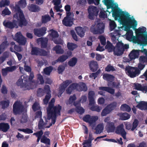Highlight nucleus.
I'll use <instances>...</instances> for the list:
<instances>
[{
    "label": "nucleus",
    "mask_w": 147,
    "mask_h": 147,
    "mask_svg": "<svg viewBox=\"0 0 147 147\" xmlns=\"http://www.w3.org/2000/svg\"><path fill=\"white\" fill-rule=\"evenodd\" d=\"M50 36L53 38H55L58 37L59 36V35L56 31L52 30L50 34Z\"/></svg>",
    "instance_id": "052dcab7"
},
{
    "label": "nucleus",
    "mask_w": 147,
    "mask_h": 147,
    "mask_svg": "<svg viewBox=\"0 0 147 147\" xmlns=\"http://www.w3.org/2000/svg\"><path fill=\"white\" fill-rule=\"evenodd\" d=\"M67 47L68 49L71 51H73L74 49L76 48L78 46L75 43L68 42L67 45Z\"/></svg>",
    "instance_id": "4c0bfd02"
},
{
    "label": "nucleus",
    "mask_w": 147,
    "mask_h": 147,
    "mask_svg": "<svg viewBox=\"0 0 147 147\" xmlns=\"http://www.w3.org/2000/svg\"><path fill=\"white\" fill-rule=\"evenodd\" d=\"M55 101V99L54 98H52L51 99L47 109V111H54V110L55 109L56 110V111L59 110V111H61L62 107L59 105H58L57 106H54V103Z\"/></svg>",
    "instance_id": "2eb2a0df"
},
{
    "label": "nucleus",
    "mask_w": 147,
    "mask_h": 147,
    "mask_svg": "<svg viewBox=\"0 0 147 147\" xmlns=\"http://www.w3.org/2000/svg\"><path fill=\"white\" fill-rule=\"evenodd\" d=\"M51 18L50 16L47 14L42 16L41 21L42 23L45 24L51 20Z\"/></svg>",
    "instance_id": "58836bf2"
},
{
    "label": "nucleus",
    "mask_w": 147,
    "mask_h": 147,
    "mask_svg": "<svg viewBox=\"0 0 147 147\" xmlns=\"http://www.w3.org/2000/svg\"><path fill=\"white\" fill-rule=\"evenodd\" d=\"M28 8L30 11L32 12H38L40 10L39 6L34 4H31Z\"/></svg>",
    "instance_id": "2f4dec72"
},
{
    "label": "nucleus",
    "mask_w": 147,
    "mask_h": 147,
    "mask_svg": "<svg viewBox=\"0 0 147 147\" xmlns=\"http://www.w3.org/2000/svg\"><path fill=\"white\" fill-rule=\"evenodd\" d=\"M10 128V126L8 123H0V131L3 132H6Z\"/></svg>",
    "instance_id": "393cba45"
},
{
    "label": "nucleus",
    "mask_w": 147,
    "mask_h": 147,
    "mask_svg": "<svg viewBox=\"0 0 147 147\" xmlns=\"http://www.w3.org/2000/svg\"><path fill=\"white\" fill-rule=\"evenodd\" d=\"M71 82V80H67L63 82L60 85L59 90V93L60 94V96L65 91L66 87Z\"/></svg>",
    "instance_id": "a211bd4d"
},
{
    "label": "nucleus",
    "mask_w": 147,
    "mask_h": 147,
    "mask_svg": "<svg viewBox=\"0 0 147 147\" xmlns=\"http://www.w3.org/2000/svg\"><path fill=\"white\" fill-rule=\"evenodd\" d=\"M108 132H113L115 128L114 123L112 122H108L106 125Z\"/></svg>",
    "instance_id": "bb28decb"
},
{
    "label": "nucleus",
    "mask_w": 147,
    "mask_h": 147,
    "mask_svg": "<svg viewBox=\"0 0 147 147\" xmlns=\"http://www.w3.org/2000/svg\"><path fill=\"white\" fill-rule=\"evenodd\" d=\"M45 118L46 120L45 122H44L43 119L41 118L39 121L38 124V128L39 129H44L45 128V126L47 124V121L46 118L45 117H44V118Z\"/></svg>",
    "instance_id": "c756f323"
},
{
    "label": "nucleus",
    "mask_w": 147,
    "mask_h": 147,
    "mask_svg": "<svg viewBox=\"0 0 147 147\" xmlns=\"http://www.w3.org/2000/svg\"><path fill=\"white\" fill-rule=\"evenodd\" d=\"M98 39L100 40V41L102 45L105 46L106 44V39L105 37L103 36H99Z\"/></svg>",
    "instance_id": "5fc2aeb1"
},
{
    "label": "nucleus",
    "mask_w": 147,
    "mask_h": 147,
    "mask_svg": "<svg viewBox=\"0 0 147 147\" xmlns=\"http://www.w3.org/2000/svg\"><path fill=\"white\" fill-rule=\"evenodd\" d=\"M88 11L89 18L91 20H93L95 16H97L98 15L99 10L97 9L96 7L90 6L88 9Z\"/></svg>",
    "instance_id": "f8f14e48"
},
{
    "label": "nucleus",
    "mask_w": 147,
    "mask_h": 147,
    "mask_svg": "<svg viewBox=\"0 0 147 147\" xmlns=\"http://www.w3.org/2000/svg\"><path fill=\"white\" fill-rule=\"evenodd\" d=\"M44 90L41 88H39L38 89L37 95V96L41 97L44 95Z\"/></svg>",
    "instance_id": "0e129e2a"
},
{
    "label": "nucleus",
    "mask_w": 147,
    "mask_h": 147,
    "mask_svg": "<svg viewBox=\"0 0 147 147\" xmlns=\"http://www.w3.org/2000/svg\"><path fill=\"white\" fill-rule=\"evenodd\" d=\"M146 30L143 28H139L136 31V36L142 40L143 44L147 45V35L144 34Z\"/></svg>",
    "instance_id": "1a4fd4ad"
},
{
    "label": "nucleus",
    "mask_w": 147,
    "mask_h": 147,
    "mask_svg": "<svg viewBox=\"0 0 147 147\" xmlns=\"http://www.w3.org/2000/svg\"><path fill=\"white\" fill-rule=\"evenodd\" d=\"M47 94L45 98L43 99V102L46 105L48 103L49 100L51 97V94L50 93H47Z\"/></svg>",
    "instance_id": "3c124183"
},
{
    "label": "nucleus",
    "mask_w": 147,
    "mask_h": 147,
    "mask_svg": "<svg viewBox=\"0 0 147 147\" xmlns=\"http://www.w3.org/2000/svg\"><path fill=\"white\" fill-rule=\"evenodd\" d=\"M112 15L115 20L119 18V21L121 24L127 27L128 35L131 36L133 34V31L130 29L132 28L135 29L137 25V22L133 16L130 17L128 13H125L120 9L114 10L113 12Z\"/></svg>",
    "instance_id": "f257e3e1"
},
{
    "label": "nucleus",
    "mask_w": 147,
    "mask_h": 147,
    "mask_svg": "<svg viewBox=\"0 0 147 147\" xmlns=\"http://www.w3.org/2000/svg\"><path fill=\"white\" fill-rule=\"evenodd\" d=\"M139 121L138 119H134L132 125L131 123L127 124L126 125V128L128 130L131 129L132 131H134L138 126Z\"/></svg>",
    "instance_id": "aec40b11"
},
{
    "label": "nucleus",
    "mask_w": 147,
    "mask_h": 147,
    "mask_svg": "<svg viewBox=\"0 0 147 147\" xmlns=\"http://www.w3.org/2000/svg\"><path fill=\"white\" fill-rule=\"evenodd\" d=\"M8 57V55L6 54H5V53L3 54V56L0 57V63H2L5 60L6 58Z\"/></svg>",
    "instance_id": "774afa93"
},
{
    "label": "nucleus",
    "mask_w": 147,
    "mask_h": 147,
    "mask_svg": "<svg viewBox=\"0 0 147 147\" xmlns=\"http://www.w3.org/2000/svg\"><path fill=\"white\" fill-rule=\"evenodd\" d=\"M99 90L105 91L112 94L115 93V90L109 87L101 86L99 87Z\"/></svg>",
    "instance_id": "c85d7f7f"
},
{
    "label": "nucleus",
    "mask_w": 147,
    "mask_h": 147,
    "mask_svg": "<svg viewBox=\"0 0 147 147\" xmlns=\"http://www.w3.org/2000/svg\"><path fill=\"white\" fill-rule=\"evenodd\" d=\"M77 34L80 37L82 38L85 35L86 30L85 29L81 26L76 27L75 28Z\"/></svg>",
    "instance_id": "4be33fe9"
},
{
    "label": "nucleus",
    "mask_w": 147,
    "mask_h": 147,
    "mask_svg": "<svg viewBox=\"0 0 147 147\" xmlns=\"http://www.w3.org/2000/svg\"><path fill=\"white\" fill-rule=\"evenodd\" d=\"M15 9L18 12L14 15V18L17 19L19 22L18 25L22 27L23 26H26L28 22L24 17L23 11L21 10L18 5H15Z\"/></svg>",
    "instance_id": "20e7f679"
},
{
    "label": "nucleus",
    "mask_w": 147,
    "mask_h": 147,
    "mask_svg": "<svg viewBox=\"0 0 147 147\" xmlns=\"http://www.w3.org/2000/svg\"><path fill=\"white\" fill-rule=\"evenodd\" d=\"M110 30L112 31L114 30L116 27V25L114 21H112L109 24Z\"/></svg>",
    "instance_id": "680f3d73"
},
{
    "label": "nucleus",
    "mask_w": 147,
    "mask_h": 147,
    "mask_svg": "<svg viewBox=\"0 0 147 147\" xmlns=\"http://www.w3.org/2000/svg\"><path fill=\"white\" fill-rule=\"evenodd\" d=\"M120 119L122 120H125L129 119L130 117V115L127 113H121L118 114Z\"/></svg>",
    "instance_id": "7c9ffc66"
},
{
    "label": "nucleus",
    "mask_w": 147,
    "mask_h": 147,
    "mask_svg": "<svg viewBox=\"0 0 147 147\" xmlns=\"http://www.w3.org/2000/svg\"><path fill=\"white\" fill-rule=\"evenodd\" d=\"M41 47L42 48H45L47 47L48 40L47 38H44L41 39Z\"/></svg>",
    "instance_id": "ea45409f"
},
{
    "label": "nucleus",
    "mask_w": 147,
    "mask_h": 147,
    "mask_svg": "<svg viewBox=\"0 0 147 147\" xmlns=\"http://www.w3.org/2000/svg\"><path fill=\"white\" fill-rule=\"evenodd\" d=\"M40 105L38 102H35L32 106V109L34 111H36L37 110L40 109Z\"/></svg>",
    "instance_id": "603ef678"
},
{
    "label": "nucleus",
    "mask_w": 147,
    "mask_h": 147,
    "mask_svg": "<svg viewBox=\"0 0 147 147\" xmlns=\"http://www.w3.org/2000/svg\"><path fill=\"white\" fill-rule=\"evenodd\" d=\"M48 55L47 52L44 49H40L39 55L43 56H46Z\"/></svg>",
    "instance_id": "338daca9"
},
{
    "label": "nucleus",
    "mask_w": 147,
    "mask_h": 147,
    "mask_svg": "<svg viewBox=\"0 0 147 147\" xmlns=\"http://www.w3.org/2000/svg\"><path fill=\"white\" fill-rule=\"evenodd\" d=\"M77 61V59L75 57L71 59L68 62V64L69 66L73 67L76 64Z\"/></svg>",
    "instance_id": "a19ab883"
},
{
    "label": "nucleus",
    "mask_w": 147,
    "mask_h": 147,
    "mask_svg": "<svg viewBox=\"0 0 147 147\" xmlns=\"http://www.w3.org/2000/svg\"><path fill=\"white\" fill-rule=\"evenodd\" d=\"M136 107L142 110H147V102L143 101H140Z\"/></svg>",
    "instance_id": "b1692460"
},
{
    "label": "nucleus",
    "mask_w": 147,
    "mask_h": 147,
    "mask_svg": "<svg viewBox=\"0 0 147 147\" xmlns=\"http://www.w3.org/2000/svg\"><path fill=\"white\" fill-rule=\"evenodd\" d=\"M16 69V67L15 66L11 67H7L6 68L3 69L1 71L2 75L3 76H5L7 75L8 72H12Z\"/></svg>",
    "instance_id": "5701e85b"
},
{
    "label": "nucleus",
    "mask_w": 147,
    "mask_h": 147,
    "mask_svg": "<svg viewBox=\"0 0 147 147\" xmlns=\"http://www.w3.org/2000/svg\"><path fill=\"white\" fill-rule=\"evenodd\" d=\"M87 90V88L85 83L82 82L78 86V90L80 91H86Z\"/></svg>",
    "instance_id": "72a5a7b5"
},
{
    "label": "nucleus",
    "mask_w": 147,
    "mask_h": 147,
    "mask_svg": "<svg viewBox=\"0 0 147 147\" xmlns=\"http://www.w3.org/2000/svg\"><path fill=\"white\" fill-rule=\"evenodd\" d=\"M141 52V50H135L134 49L132 50L129 53V57L131 60H132L136 58H138L140 52Z\"/></svg>",
    "instance_id": "412c9836"
},
{
    "label": "nucleus",
    "mask_w": 147,
    "mask_h": 147,
    "mask_svg": "<svg viewBox=\"0 0 147 147\" xmlns=\"http://www.w3.org/2000/svg\"><path fill=\"white\" fill-rule=\"evenodd\" d=\"M94 138L92 137V135L91 133H90L89 134L88 139L87 140H85V141L82 144L83 145L86 144H91L92 142V141L94 140Z\"/></svg>",
    "instance_id": "49530a36"
},
{
    "label": "nucleus",
    "mask_w": 147,
    "mask_h": 147,
    "mask_svg": "<svg viewBox=\"0 0 147 147\" xmlns=\"http://www.w3.org/2000/svg\"><path fill=\"white\" fill-rule=\"evenodd\" d=\"M98 65L97 62L94 61H91L89 64L90 70L93 72L96 71L98 68Z\"/></svg>",
    "instance_id": "cd10ccee"
},
{
    "label": "nucleus",
    "mask_w": 147,
    "mask_h": 147,
    "mask_svg": "<svg viewBox=\"0 0 147 147\" xmlns=\"http://www.w3.org/2000/svg\"><path fill=\"white\" fill-rule=\"evenodd\" d=\"M121 110L124 111L129 112L131 110V108L129 106L125 104L122 105L121 107Z\"/></svg>",
    "instance_id": "c03bdc74"
},
{
    "label": "nucleus",
    "mask_w": 147,
    "mask_h": 147,
    "mask_svg": "<svg viewBox=\"0 0 147 147\" xmlns=\"http://www.w3.org/2000/svg\"><path fill=\"white\" fill-rule=\"evenodd\" d=\"M103 126L102 124H99L97 125L95 128L96 133V134H100L102 132Z\"/></svg>",
    "instance_id": "e433bc0d"
},
{
    "label": "nucleus",
    "mask_w": 147,
    "mask_h": 147,
    "mask_svg": "<svg viewBox=\"0 0 147 147\" xmlns=\"http://www.w3.org/2000/svg\"><path fill=\"white\" fill-rule=\"evenodd\" d=\"M24 69L27 72H30V74L28 76L27 75L23 76V78L24 80L27 82L32 81L34 77V73L31 71L32 69L29 66L25 65H24Z\"/></svg>",
    "instance_id": "ddd939ff"
},
{
    "label": "nucleus",
    "mask_w": 147,
    "mask_h": 147,
    "mask_svg": "<svg viewBox=\"0 0 147 147\" xmlns=\"http://www.w3.org/2000/svg\"><path fill=\"white\" fill-rule=\"evenodd\" d=\"M129 47L128 44L124 45L121 41L117 42L114 47L109 41L107 40L105 48L109 52L113 51L115 55L120 56L122 55L125 50L128 49Z\"/></svg>",
    "instance_id": "f03ea898"
},
{
    "label": "nucleus",
    "mask_w": 147,
    "mask_h": 147,
    "mask_svg": "<svg viewBox=\"0 0 147 147\" xmlns=\"http://www.w3.org/2000/svg\"><path fill=\"white\" fill-rule=\"evenodd\" d=\"M47 119L49 120L51 119V122L49 125L46 127V128H49L53 124H55L57 115H61V111H59V110L56 111V110L55 109L54 110V111H47Z\"/></svg>",
    "instance_id": "0eeeda50"
},
{
    "label": "nucleus",
    "mask_w": 147,
    "mask_h": 147,
    "mask_svg": "<svg viewBox=\"0 0 147 147\" xmlns=\"http://www.w3.org/2000/svg\"><path fill=\"white\" fill-rule=\"evenodd\" d=\"M0 105L1 106L2 108L4 109L8 107L9 105L10 102L9 100H2L0 102Z\"/></svg>",
    "instance_id": "c9c22d12"
},
{
    "label": "nucleus",
    "mask_w": 147,
    "mask_h": 147,
    "mask_svg": "<svg viewBox=\"0 0 147 147\" xmlns=\"http://www.w3.org/2000/svg\"><path fill=\"white\" fill-rule=\"evenodd\" d=\"M10 3L9 0H2L0 1V7H4L5 5L8 6Z\"/></svg>",
    "instance_id": "09e8293b"
},
{
    "label": "nucleus",
    "mask_w": 147,
    "mask_h": 147,
    "mask_svg": "<svg viewBox=\"0 0 147 147\" xmlns=\"http://www.w3.org/2000/svg\"><path fill=\"white\" fill-rule=\"evenodd\" d=\"M13 114L17 115L23 111L24 107L20 102L16 101L13 104Z\"/></svg>",
    "instance_id": "9b49d317"
},
{
    "label": "nucleus",
    "mask_w": 147,
    "mask_h": 147,
    "mask_svg": "<svg viewBox=\"0 0 147 147\" xmlns=\"http://www.w3.org/2000/svg\"><path fill=\"white\" fill-rule=\"evenodd\" d=\"M53 68L51 66H50L47 67L44 69V73L48 75H49L51 73L52 71Z\"/></svg>",
    "instance_id": "a18cd8bd"
},
{
    "label": "nucleus",
    "mask_w": 147,
    "mask_h": 147,
    "mask_svg": "<svg viewBox=\"0 0 147 147\" xmlns=\"http://www.w3.org/2000/svg\"><path fill=\"white\" fill-rule=\"evenodd\" d=\"M116 105L117 103L115 102H113L109 104L102 110L101 113V116H105L110 113L115 108Z\"/></svg>",
    "instance_id": "9d476101"
},
{
    "label": "nucleus",
    "mask_w": 147,
    "mask_h": 147,
    "mask_svg": "<svg viewBox=\"0 0 147 147\" xmlns=\"http://www.w3.org/2000/svg\"><path fill=\"white\" fill-rule=\"evenodd\" d=\"M115 133L121 135L124 139H126L127 133L124 128L123 124H121L116 127Z\"/></svg>",
    "instance_id": "dca6fc26"
},
{
    "label": "nucleus",
    "mask_w": 147,
    "mask_h": 147,
    "mask_svg": "<svg viewBox=\"0 0 147 147\" xmlns=\"http://www.w3.org/2000/svg\"><path fill=\"white\" fill-rule=\"evenodd\" d=\"M14 39L21 45H24L26 42V38L22 35L20 32L16 33Z\"/></svg>",
    "instance_id": "4468645a"
},
{
    "label": "nucleus",
    "mask_w": 147,
    "mask_h": 147,
    "mask_svg": "<svg viewBox=\"0 0 147 147\" xmlns=\"http://www.w3.org/2000/svg\"><path fill=\"white\" fill-rule=\"evenodd\" d=\"M53 50L55 51L57 54H62L64 52V51L61 48V47L59 45H57L54 47Z\"/></svg>",
    "instance_id": "473e14b6"
},
{
    "label": "nucleus",
    "mask_w": 147,
    "mask_h": 147,
    "mask_svg": "<svg viewBox=\"0 0 147 147\" xmlns=\"http://www.w3.org/2000/svg\"><path fill=\"white\" fill-rule=\"evenodd\" d=\"M22 76H21V78H19L16 82V84L18 86H20V88H22L23 90H30L33 88L31 83L32 81H30L27 82L22 78Z\"/></svg>",
    "instance_id": "6e6552de"
},
{
    "label": "nucleus",
    "mask_w": 147,
    "mask_h": 147,
    "mask_svg": "<svg viewBox=\"0 0 147 147\" xmlns=\"http://www.w3.org/2000/svg\"><path fill=\"white\" fill-rule=\"evenodd\" d=\"M3 24L5 27L11 29L13 28L16 25L15 23L10 21H8L6 22H3Z\"/></svg>",
    "instance_id": "f704fd0d"
},
{
    "label": "nucleus",
    "mask_w": 147,
    "mask_h": 147,
    "mask_svg": "<svg viewBox=\"0 0 147 147\" xmlns=\"http://www.w3.org/2000/svg\"><path fill=\"white\" fill-rule=\"evenodd\" d=\"M37 79L40 82V84H43L44 83V81L42 76L40 74H38L37 75Z\"/></svg>",
    "instance_id": "69168bd1"
},
{
    "label": "nucleus",
    "mask_w": 147,
    "mask_h": 147,
    "mask_svg": "<svg viewBox=\"0 0 147 147\" xmlns=\"http://www.w3.org/2000/svg\"><path fill=\"white\" fill-rule=\"evenodd\" d=\"M40 48L36 47H32L31 51L32 55H39Z\"/></svg>",
    "instance_id": "79ce46f5"
},
{
    "label": "nucleus",
    "mask_w": 147,
    "mask_h": 147,
    "mask_svg": "<svg viewBox=\"0 0 147 147\" xmlns=\"http://www.w3.org/2000/svg\"><path fill=\"white\" fill-rule=\"evenodd\" d=\"M98 119V117L97 116L91 117L89 115H86L83 118V119L84 121L88 123L90 125L95 123Z\"/></svg>",
    "instance_id": "f3484780"
},
{
    "label": "nucleus",
    "mask_w": 147,
    "mask_h": 147,
    "mask_svg": "<svg viewBox=\"0 0 147 147\" xmlns=\"http://www.w3.org/2000/svg\"><path fill=\"white\" fill-rule=\"evenodd\" d=\"M46 30L47 28L45 27L40 28H34L33 30L34 35L38 37L44 36L45 34Z\"/></svg>",
    "instance_id": "6ab92c4d"
},
{
    "label": "nucleus",
    "mask_w": 147,
    "mask_h": 147,
    "mask_svg": "<svg viewBox=\"0 0 147 147\" xmlns=\"http://www.w3.org/2000/svg\"><path fill=\"white\" fill-rule=\"evenodd\" d=\"M114 77V76L112 75L107 74H104L103 76V79L107 81L112 80Z\"/></svg>",
    "instance_id": "de8ad7c7"
},
{
    "label": "nucleus",
    "mask_w": 147,
    "mask_h": 147,
    "mask_svg": "<svg viewBox=\"0 0 147 147\" xmlns=\"http://www.w3.org/2000/svg\"><path fill=\"white\" fill-rule=\"evenodd\" d=\"M11 13V12L9 10L8 8L5 7L3 10L2 11L1 15L3 16L6 15H9Z\"/></svg>",
    "instance_id": "864d4df0"
},
{
    "label": "nucleus",
    "mask_w": 147,
    "mask_h": 147,
    "mask_svg": "<svg viewBox=\"0 0 147 147\" xmlns=\"http://www.w3.org/2000/svg\"><path fill=\"white\" fill-rule=\"evenodd\" d=\"M113 0H104V1L105 5L107 6V8H111L113 5Z\"/></svg>",
    "instance_id": "37998d69"
},
{
    "label": "nucleus",
    "mask_w": 147,
    "mask_h": 147,
    "mask_svg": "<svg viewBox=\"0 0 147 147\" xmlns=\"http://www.w3.org/2000/svg\"><path fill=\"white\" fill-rule=\"evenodd\" d=\"M95 95L94 92L92 91L89 92L88 94V98L89 100V105L92 106L90 108V109L93 111H96L98 112H100L102 108L98 105H94L95 103L94 96Z\"/></svg>",
    "instance_id": "423d86ee"
},
{
    "label": "nucleus",
    "mask_w": 147,
    "mask_h": 147,
    "mask_svg": "<svg viewBox=\"0 0 147 147\" xmlns=\"http://www.w3.org/2000/svg\"><path fill=\"white\" fill-rule=\"evenodd\" d=\"M89 4L94 3L95 5H97L99 3L100 0H87Z\"/></svg>",
    "instance_id": "e2e57ef3"
},
{
    "label": "nucleus",
    "mask_w": 147,
    "mask_h": 147,
    "mask_svg": "<svg viewBox=\"0 0 147 147\" xmlns=\"http://www.w3.org/2000/svg\"><path fill=\"white\" fill-rule=\"evenodd\" d=\"M76 110L78 113L80 114H82L85 112L84 109L80 106L77 107V108H76Z\"/></svg>",
    "instance_id": "6e6d98bb"
},
{
    "label": "nucleus",
    "mask_w": 147,
    "mask_h": 147,
    "mask_svg": "<svg viewBox=\"0 0 147 147\" xmlns=\"http://www.w3.org/2000/svg\"><path fill=\"white\" fill-rule=\"evenodd\" d=\"M68 58V56L67 55H63L59 57L57 59V61L59 62H63L65 61Z\"/></svg>",
    "instance_id": "8fccbe9b"
},
{
    "label": "nucleus",
    "mask_w": 147,
    "mask_h": 147,
    "mask_svg": "<svg viewBox=\"0 0 147 147\" xmlns=\"http://www.w3.org/2000/svg\"><path fill=\"white\" fill-rule=\"evenodd\" d=\"M63 24L66 26H71L73 24V22L71 18H64L62 20Z\"/></svg>",
    "instance_id": "a878e982"
},
{
    "label": "nucleus",
    "mask_w": 147,
    "mask_h": 147,
    "mask_svg": "<svg viewBox=\"0 0 147 147\" xmlns=\"http://www.w3.org/2000/svg\"><path fill=\"white\" fill-rule=\"evenodd\" d=\"M105 71L108 72L111 71H114L115 70V69L114 67L111 65L110 64L108 65L105 68Z\"/></svg>",
    "instance_id": "4d7b16f0"
},
{
    "label": "nucleus",
    "mask_w": 147,
    "mask_h": 147,
    "mask_svg": "<svg viewBox=\"0 0 147 147\" xmlns=\"http://www.w3.org/2000/svg\"><path fill=\"white\" fill-rule=\"evenodd\" d=\"M105 24L102 22H99L97 24H95L90 27L91 32L94 34H101L104 32Z\"/></svg>",
    "instance_id": "39448f33"
},
{
    "label": "nucleus",
    "mask_w": 147,
    "mask_h": 147,
    "mask_svg": "<svg viewBox=\"0 0 147 147\" xmlns=\"http://www.w3.org/2000/svg\"><path fill=\"white\" fill-rule=\"evenodd\" d=\"M76 97L75 94H73L72 96H71L69 99V104H71L74 103L76 99Z\"/></svg>",
    "instance_id": "13d9d810"
},
{
    "label": "nucleus",
    "mask_w": 147,
    "mask_h": 147,
    "mask_svg": "<svg viewBox=\"0 0 147 147\" xmlns=\"http://www.w3.org/2000/svg\"><path fill=\"white\" fill-rule=\"evenodd\" d=\"M43 134L42 130H41L33 134V135L35 136L37 138H41Z\"/></svg>",
    "instance_id": "bf43d9fd"
},
{
    "label": "nucleus",
    "mask_w": 147,
    "mask_h": 147,
    "mask_svg": "<svg viewBox=\"0 0 147 147\" xmlns=\"http://www.w3.org/2000/svg\"><path fill=\"white\" fill-rule=\"evenodd\" d=\"M139 63L138 65V68L130 66L126 67L125 71L128 75L131 78H134L138 76L140 73L141 71L145 67V65Z\"/></svg>",
    "instance_id": "7ed1b4c3"
}]
</instances>
